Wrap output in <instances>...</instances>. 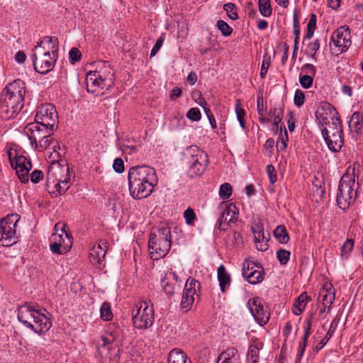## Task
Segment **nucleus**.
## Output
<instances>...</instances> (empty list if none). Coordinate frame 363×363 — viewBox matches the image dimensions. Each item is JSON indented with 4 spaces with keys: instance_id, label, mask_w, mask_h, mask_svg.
Masks as SVG:
<instances>
[{
    "instance_id": "1",
    "label": "nucleus",
    "mask_w": 363,
    "mask_h": 363,
    "mask_svg": "<svg viewBox=\"0 0 363 363\" xmlns=\"http://www.w3.org/2000/svg\"><path fill=\"white\" fill-rule=\"evenodd\" d=\"M157 184L156 171L147 166H135L128 170L129 191L133 198L141 199L147 197Z\"/></svg>"
},
{
    "instance_id": "2",
    "label": "nucleus",
    "mask_w": 363,
    "mask_h": 363,
    "mask_svg": "<svg viewBox=\"0 0 363 363\" xmlns=\"http://www.w3.org/2000/svg\"><path fill=\"white\" fill-rule=\"evenodd\" d=\"M57 39L45 36L32 50V61L35 70L42 74L50 72L55 64Z\"/></svg>"
},
{
    "instance_id": "3",
    "label": "nucleus",
    "mask_w": 363,
    "mask_h": 363,
    "mask_svg": "<svg viewBox=\"0 0 363 363\" xmlns=\"http://www.w3.org/2000/svg\"><path fill=\"white\" fill-rule=\"evenodd\" d=\"M18 319L26 328L38 335L47 333L52 327L50 318L29 303L18 308Z\"/></svg>"
},
{
    "instance_id": "4",
    "label": "nucleus",
    "mask_w": 363,
    "mask_h": 363,
    "mask_svg": "<svg viewBox=\"0 0 363 363\" xmlns=\"http://www.w3.org/2000/svg\"><path fill=\"white\" fill-rule=\"evenodd\" d=\"M96 69L89 71L86 77V90L95 93L104 88L108 89L114 82V74L107 62H95Z\"/></svg>"
},
{
    "instance_id": "5",
    "label": "nucleus",
    "mask_w": 363,
    "mask_h": 363,
    "mask_svg": "<svg viewBox=\"0 0 363 363\" xmlns=\"http://www.w3.org/2000/svg\"><path fill=\"white\" fill-rule=\"evenodd\" d=\"M172 245L171 229L167 225H160L153 229L149 237L148 250L151 259L158 260L169 252Z\"/></svg>"
},
{
    "instance_id": "6",
    "label": "nucleus",
    "mask_w": 363,
    "mask_h": 363,
    "mask_svg": "<svg viewBox=\"0 0 363 363\" xmlns=\"http://www.w3.org/2000/svg\"><path fill=\"white\" fill-rule=\"evenodd\" d=\"M359 183L355 182L354 172H346L340 178L337 194V203L340 208L346 210L354 203L357 196Z\"/></svg>"
},
{
    "instance_id": "7",
    "label": "nucleus",
    "mask_w": 363,
    "mask_h": 363,
    "mask_svg": "<svg viewBox=\"0 0 363 363\" xmlns=\"http://www.w3.org/2000/svg\"><path fill=\"white\" fill-rule=\"evenodd\" d=\"M54 129L55 128L47 127V125L33 122L27 124L24 131L34 149L43 150L48 148L52 143L51 136Z\"/></svg>"
},
{
    "instance_id": "8",
    "label": "nucleus",
    "mask_w": 363,
    "mask_h": 363,
    "mask_svg": "<svg viewBox=\"0 0 363 363\" xmlns=\"http://www.w3.org/2000/svg\"><path fill=\"white\" fill-rule=\"evenodd\" d=\"M184 161L189 165L191 177L202 175L208 163L207 154L196 145H191L185 150Z\"/></svg>"
},
{
    "instance_id": "9",
    "label": "nucleus",
    "mask_w": 363,
    "mask_h": 363,
    "mask_svg": "<svg viewBox=\"0 0 363 363\" xmlns=\"http://www.w3.org/2000/svg\"><path fill=\"white\" fill-rule=\"evenodd\" d=\"M10 164L15 169L23 183L28 182V172L32 168L31 162L23 155H19L16 150L9 149L7 152Z\"/></svg>"
},
{
    "instance_id": "10",
    "label": "nucleus",
    "mask_w": 363,
    "mask_h": 363,
    "mask_svg": "<svg viewBox=\"0 0 363 363\" xmlns=\"http://www.w3.org/2000/svg\"><path fill=\"white\" fill-rule=\"evenodd\" d=\"M136 313L133 311V322L135 328L138 329H147L154 322V309L152 305L146 301L141 302L140 306H136Z\"/></svg>"
},
{
    "instance_id": "11",
    "label": "nucleus",
    "mask_w": 363,
    "mask_h": 363,
    "mask_svg": "<svg viewBox=\"0 0 363 363\" xmlns=\"http://www.w3.org/2000/svg\"><path fill=\"white\" fill-rule=\"evenodd\" d=\"M24 106V101L5 94H0V113L6 120L16 117Z\"/></svg>"
},
{
    "instance_id": "12",
    "label": "nucleus",
    "mask_w": 363,
    "mask_h": 363,
    "mask_svg": "<svg viewBox=\"0 0 363 363\" xmlns=\"http://www.w3.org/2000/svg\"><path fill=\"white\" fill-rule=\"evenodd\" d=\"M35 122L47 127L55 128L58 123V115L54 106L45 104L38 107Z\"/></svg>"
},
{
    "instance_id": "13",
    "label": "nucleus",
    "mask_w": 363,
    "mask_h": 363,
    "mask_svg": "<svg viewBox=\"0 0 363 363\" xmlns=\"http://www.w3.org/2000/svg\"><path fill=\"white\" fill-rule=\"evenodd\" d=\"M242 275L251 284H256L264 279V272L259 262L245 259L242 263Z\"/></svg>"
},
{
    "instance_id": "14",
    "label": "nucleus",
    "mask_w": 363,
    "mask_h": 363,
    "mask_svg": "<svg viewBox=\"0 0 363 363\" xmlns=\"http://www.w3.org/2000/svg\"><path fill=\"white\" fill-rule=\"evenodd\" d=\"M46 180L47 187H52V184L57 182L69 181V167L67 165H61L59 163H52L47 172Z\"/></svg>"
},
{
    "instance_id": "15",
    "label": "nucleus",
    "mask_w": 363,
    "mask_h": 363,
    "mask_svg": "<svg viewBox=\"0 0 363 363\" xmlns=\"http://www.w3.org/2000/svg\"><path fill=\"white\" fill-rule=\"evenodd\" d=\"M220 216L218 218V224L220 230H226V225L228 226L231 223H234L238 220L239 211L235 204L230 203L228 205L222 203L218 207Z\"/></svg>"
},
{
    "instance_id": "16",
    "label": "nucleus",
    "mask_w": 363,
    "mask_h": 363,
    "mask_svg": "<svg viewBox=\"0 0 363 363\" xmlns=\"http://www.w3.org/2000/svg\"><path fill=\"white\" fill-rule=\"evenodd\" d=\"M65 225H62L60 228V234L54 233L52 237L55 240L50 244V250L52 253L62 255L71 248L72 242L69 234L65 230Z\"/></svg>"
},
{
    "instance_id": "17",
    "label": "nucleus",
    "mask_w": 363,
    "mask_h": 363,
    "mask_svg": "<svg viewBox=\"0 0 363 363\" xmlns=\"http://www.w3.org/2000/svg\"><path fill=\"white\" fill-rule=\"evenodd\" d=\"M331 41L340 52L347 50L352 43L350 28L343 26L336 29L331 35Z\"/></svg>"
},
{
    "instance_id": "18",
    "label": "nucleus",
    "mask_w": 363,
    "mask_h": 363,
    "mask_svg": "<svg viewBox=\"0 0 363 363\" xmlns=\"http://www.w3.org/2000/svg\"><path fill=\"white\" fill-rule=\"evenodd\" d=\"M19 220L18 214H11L5 217L2 220L1 225L3 228V232L5 235V241L6 245H12L16 242V228Z\"/></svg>"
},
{
    "instance_id": "19",
    "label": "nucleus",
    "mask_w": 363,
    "mask_h": 363,
    "mask_svg": "<svg viewBox=\"0 0 363 363\" xmlns=\"http://www.w3.org/2000/svg\"><path fill=\"white\" fill-rule=\"evenodd\" d=\"M247 305L252 315L258 324L263 326L268 323L269 314L264 307L262 301L259 298L257 297L250 299Z\"/></svg>"
},
{
    "instance_id": "20",
    "label": "nucleus",
    "mask_w": 363,
    "mask_h": 363,
    "mask_svg": "<svg viewBox=\"0 0 363 363\" xmlns=\"http://www.w3.org/2000/svg\"><path fill=\"white\" fill-rule=\"evenodd\" d=\"M337 113L335 108L330 104L323 102L318 107L315 117L319 122V125L324 126L333 121V118H340L336 116Z\"/></svg>"
},
{
    "instance_id": "21",
    "label": "nucleus",
    "mask_w": 363,
    "mask_h": 363,
    "mask_svg": "<svg viewBox=\"0 0 363 363\" xmlns=\"http://www.w3.org/2000/svg\"><path fill=\"white\" fill-rule=\"evenodd\" d=\"M26 91L27 90L25 82L20 79H17L7 84L1 93H5V94H8L9 96L15 97L24 101V97Z\"/></svg>"
},
{
    "instance_id": "22",
    "label": "nucleus",
    "mask_w": 363,
    "mask_h": 363,
    "mask_svg": "<svg viewBox=\"0 0 363 363\" xmlns=\"http://www.w3.org/2000/svg\"><path fill=\"white\" fill-rule=\"evenodd\" d=\"M322 135L325 140L329 150L333 152H338L344 145L343 134L339 133L328 135V128L322 129Z\"/></svg>"
},
{
    "instance_id": "23",
    "label": "nucleus",
    "mask_w": 363,
    "mask_h": 363,
    "mask_svg": "<svg viewBox=\"0 0 363 363\" xmlns=\"http://www.w3.org/2000/svg\"><path fill=\"white\" fill-rule=\"evenodd\" d=\"M107 249V242L100 240L97 246H94L89 252V259L94 265L101 267L104 259Z\"/></svg>"
},
{
    "instance_id": "24",
    "label": "nucleus",
    "mask_w": 363,
    "mask_h": 363,
    "mask_svg": "<svg viewBox=\"0 0 363 363\" xmlns=\"http://www.w3.org/2000/svg\"><path fill=\"white\" fill-rule=\"evenodd\" d=\"M216 363H240V355L234 347H228L219 354Z\"/></svg>"
},
{
    "instance_id": "25",
    "label": "nucleus",
    "mask_w": 363,
    "mask_h": 363,
    "mask_svg": "<svg viewBox=\"0 0 363 363\" xmlns=\"http://www.w3.org/2000/svg\"><path fill=\"white\" fill-rule=\"evenodd\" d=\"M306 327L304 328V335L303 337L302 341L299 343L298 345L296 363H298L301 362V358L304 354L307 345L308 338L311 335V330L312 326V315H311L309 318L306 319Z\"/></svg>"
},
{
    "instance_id": "26",
    "label": "nucleus",
    "mask_w": 363,
    "mask_h": 363,
    "mask_svg": "<svg viewBox=\"0 0 363 363\" xmlns=\"http://www.w3.org/2000/svg\"><path fill=\"white\" fill-rule=\"evenodd\" d=\"M172 278L175 281L177 279V275L174 272H168L165 274L164 277L161 280V284L164 291L167 295H172L174 292V286L176 283L169 282V279Z\"/></svg>"
},
{
    "instance_id": "27",
    "label": "nucleus",
    "mask_w": 363,
    "mask_h": 363,
    "mask_svg": "<svg viewBox=\"0 0 363 363\" xmlns=\"http://www.w3.org/2000/svg\"><path fill=\"white\" fill-rule=\"evenodd\" d=\"M168 363H191V361L182 350L174 348L169 354Z\"/></svg>"
},
{
    "instance_id": "28",
    "label": "nucleus",
    "mask_w": 363,
    "mask_h": 363,
    "mask_svg": "<svg viewBox=\"0 0 363 363\" xmlns=\"http://www.w3.org/2000/svg\"><path fill=\"white\" fill-rule=\"evenodd\" d=\"M69 181L57 182L52 184V187H47V189L52 197H57L65 194L69 187Z\"/></svg>"
},
{
    "instance_id": "29",
    "label": "nucleus",
    "mask_w": 363,
    "mask_h": 363,
    "mask_svg": "<svg viewBox=\"0 0 363 363\" xmlns=\"http://www.w3.org/2000/svg\"><path fill=\"white\" fill-rule=\"evenodd\" d=\"M218 279L221 291L225 292L226 287L230 284V277L222 264L218 268Z\"/></svg>"
},
{
    "instance_id": "30",
    "label": "nucleus",
    "mask_w": 363,
    "mask_h": 363,
    "mask_svg": "<svg viewBox=\"0 0 363 363\" xmlns=\"http://www.w3.org/2000/svg\"><path fill=\"white\" fill-rule=\"evenodd\" d=\"M263 347L262 342L252 344L248 348L247 359L251 363H257L259 359V352Z\"/></svg>"
},
{
    "instance_id": "31",
    "label": "nucleus",
    "mask_w": 363,
    "mask_h": 363,
    "mask_svg": "<svg viewBox=\"0 0 363 363\" xmlns=\"http://www.w3.org/2000/svg\"><path fill=\"white\" fill-rule=\"evenodd\" d=\"M311 301V297L307 295L306 292L301 294L295 300L294 303V307L298 311H294V313L296 315H300L303 310L308 301Z\"/></svg>"
},
{
    "instance_id": "32",
    "label": "nucleus",
    "mask_w": 363,
    "mask_h": 363,
    "mask_svg": "<svg viewBox=\"0 0 363 363\" xmlns=\"http://www.w3.org/2000/svg\"><path fill=\"white\" fill-rule=\"evenodd\" d=\"M274 235L279 242L286 244L289 240V236L285 227L282 225H278L274 230Z\"/></svg>"
},
{
    "instance_id": "33",
    "label": "nucleus",
    "mask_w": 363,
    "mask_h": 363,
    "mask_svg": "<svg viewBox=\"0 0 363 363\" xmlns=\"http://www.w3.org/2000/svg\"><path fill=\"white\" fill-rule=\"evenodd\" d=\"M349 125L354 128L356 133H358L363 127V115L359 112L352 114Z\"/></svg>"
},
{
    "instance_id": "34",
    "label": "nucleus",
    "mask_w": 363,
    "mask_h": 363,
    "mask_svg": "<svg viewBox=\"0 0 363 363\" xmlns=\"http://www.w3.org/2000/svg\"><path fill=\"white\" fill-rule=\"evenodd\" d=\"M328 135L339 133L342 135V126L340 118H333V121L328 123Z\"/></svg>"
},
{
    "instance_id": "35",
    "label": "nucleus",
    "mask_w": 363,
    "mask_h": 363,
    "mask_svg": "<svg viewBox=\"0 0 363 363\" xmlns=\"http://www.w3.org/2000/svg\"><path fill=\"white\" fill-rule=\"evenodd\" d=\"M194 296L191 292H184L182 294V299L180 303V308L186 312L189 311L194 301Z\"/></svg>"
},
{
    "instance_id": "36",
    "label": "nucleus",
    "mask_w": 363,
    "mask_h": 363,
    "mask_svg": "<svg viewBox=\"0 0 363 363\" xmlns=\"http://www.w3.org/2000/svg\"><path fill=\"white\" fill-rule=\"evenodd\" d=\"M354 240L352 238H347L340 248V256L342 259H348L350 252L354 247Z\"/></svg>"
},
{
    "instance_id": "37",
    "label": "nucleus",
    "mask_w": 363,
    "mask_h": 363,
    "mask_svg": "<svg viewBox=\"0 0 363 363\" xmlns=\"http://www.w3.org/2000/svg\"><path fill=\"white\" fill-rule=\"evenodd\" d=\"M259 10L260 13L265 17L272 15V9L270 5V0H258Z\"/></svg>"
},
{
    "instance_id": "38",
    "label": "nucleus",
    "mask_w": 363,
    "mask_h": 363,
    "mask_svg": "<svg viewBox=\"0 0 363 363\" xmlns=\"http://www.w3.org/2000/svg\"><path fill=\"white\" fill-rule=\"evenodd\" d=\"M200 287V283L195 279L189 277L184 286V292H191L194 295L196 294V291Z\"/></svg>"
},
{
    "instance_id": "39",
    "label": "nucleus",
    "mask_w": 363,
    "mask_h": 363,
    "mask_svg": "<svg viewBox=\"0 0 363 363\" xmlns=\"http://www.w3.org/2000/svg\"><path fill=\"white\" fill-rule=\"evenodd\" d=\"M101 318L106 321L110 320L113 318V313L111 305L108 302H104L100 308Z\"/></svg>"
},
{
    "instance_id": "40",
    "label": "nucleus",
    "mask_w": 363,
    "mask_h": 363,
    "mask_svg": "<svg viewBox=\"0 0 363 363\" xmlns=\"http://www.w3.org/2000/svg\"><path fill=\"white\" fill-rule=\"evenodd\" d=\"M235 108L237 118L239 121L240 125L243 129H245V123L244 118L245 116V111L242 108L240 100L236 101Z\"/></svg>"
},
{
    "instance_id": "41",
    "label": "nucleus",
    "mask_w": 363,
    "mask_h": 363,
    "mask_svg": "<svg viewBox=\"0 0 363 363\" xmlns=\"http://www.w3.org/2000/svg\"><path fill=\"white\" fill-rule=\"evenodd\" d=\"M201 106L203 107L206 114L207 115V117L209 120V122L212 126V128L214 129L216 128V119L210 110L209 108H207L206 106L207 105V102L203 98L201 99V101L199 103Z\"/></svg>"
},
{
    "instance_id": "42",
    "label": "nucleus",
    "mask_w": 363,
    "mask_h": 363,
    "mask_svg": "<svg viewBox=\"0 0 363 363\" xmlns=\"http://www.w3.org/2000/svg\"><path fill=\"white\" fill-rule=\"evenodd\" d=\"M223 10L226 12L227 16L232 20H237L238 15L237 13V8L233 3H227L223 6Z\"/></svg>"
},
{
    "instance_id": "43",
    "label": "nucleus",
    "mask_w": 363,
    "mask_h": 363,
    "mask_svg": "<svg viewBox=\"0 0 363 363\" xmlns=\"http://www.w3.org/2000/svg\"><path fill=\"white\" fill-rule=\"evenodd\" d=\"M216 26L223 36L228 37L233 33V28L223 20H218Z\"/></svg>"
},
{
    "instance_id": "44",
    "label": "nucleus",
    "mask_w": 363,
    "mask_h": 363,
    "mask_svg": "<svg viewBox=\"0 0 363 363\" xmlns=\"http://www.w3.org/2000/svg\"><path fill=\"white\" fill-rule=\"evenodd\" d=\"M291 252L284 249H280L277 252V257L281 265H285L289 260Z\"/></svg>"
},
{
    "instance_id": "45",
    "label": "nucleus",
    "mask_w": 363,
    "mask_h": 363,
    "mask_svg": "<svg viewBox=\"0 0 363 363\" xmlns=\"http://www.w3.org/2000/svg\"><path fill=\"white\" fill-rule=\"evenodd\" d=\"M252 232H253V234L255 236V242L256 243L262 242L264 241H266V242L268 241V240H269L268 237L269 236V234L267 233V235H265L263 228H262V229H260V228L258 227L257 230L252 228Z\"/></svg>"
},
{
    "instance_id": "46",
    "label": "nucleus",
    "mask_w": 363,
    "mask_h": 363,
    "mask_svg": "<svg viewBox=\"0 0 363 363\" xmlns=\"http://www.w3.org/2000/svg\"><path fill=\"white\" fill-rule=\"evenodd\" d=\"M232 194V186L229 183H224L220 187L219 196L223 199H228Z\"/></svg>"
},
{
    "instance_id": "47",
    "label": "nucleus",
    "mask_w": 363,
    "mask_h": 363,
    "mask_svg": "<svg viewBox=\"0 0 363 363\" xmlns=\"http://www.w3.org/2000/svg\"><path fill=\"white\" fill-rule=\"evenodd\" d=\"M186 223L189 225H193L196 220V216L193 208H188L184 213Z\"/></svg>"
},
{
    "instance_id": "48",
    "label": "nucleus",
    "mask_w": 363,
    "mask_h": 363,
    "mask_svg": "<svg viewBox=\"0 0 363 363\" xmlns=\"http://www.w3.org/2000/svg\"><path fill=\"white\" fill-rule=\"evenodd\" d=\"M288 133L285 131V133L280 134L279 139L277 142V149L278 151L284 150L287 146L288 142Z\"/></svg>"
},
{
    "instance_id": "49",
    "label": "nucleus",
    "mask_w": 363,
    "mask_h": 363,
    "mask_svg": "<svg viewBox=\"0 0 363 363\" xmlns=\"http://www.w3.org/2000/svg\"><path fill=\"white\" fill-rule=\"evenodd\" d=\"M186 117L192 121H199L201 118V113L198 108H191L187 112Z\"/></svg>"
},
{
    "instance_id": "50",
    "label": "nucleus",
    "mask_w": 363,
    "mask_h": 363,
    "mask_svg": "<svg viewBox=\"0 0 363 363\" xmlns=\"http://www.w3.org/2000/svg\"><path fill=\"white\" fill-rule=\"evenodd\" d=\"M313 77H311L309 74H304L302 76H300L299 77V82L301 85V86L304 89H308L310 88L313 82Z\"/></svg>"
},
{
    "instance_id": "51",
    "label": "nucleus",
    "mask_w": 363,
    "mask_h": 363,
    "mask_svg": "<svg viewBox=\"0 0 363 363\" xmlns=\"http://www.w3.org/2000/svg\"><path fill=\"white\" fill-rule=\"evenodd\" d=\"M69 61L72 64L79 61L82 57L81 52L76 48H72L69 52Z\"/></svg>"
},
{
    "instance_id": "52",
    "label": "nucleus",
    "mask_w": 363,
    "mask_h": 363,
    "mask_svg": "<svg viewBox=\"0 0 363 363\" xmlns=\"http://www.w3.org/2000/svg\"><path fill=\"white\" fill-rule=\"evenodd\" d=\"M164 34L162 33L160 38L157 40L155 45L153 46L151 52H150V57H154L156 55V54L158 52L160 49L161 48L164 41Z\"/></svg>"
},
{
    "instance_id": "53",
    "label": "nucleus",
    "mask_w": 363,
    "mask_h": 363,
    "mask_svg": "<svg viewBox=\"0 0 363 363\" xmlns=\"http://www.w3.org/2000/svg\"><path fill=\"white\" fill-rule=\"evenodd\" d=\"M294 104L300 107L305 102V94L301 90H296L294 94Z\"/></svg>"
},
{
    "instance_id": "54",
    "label": "nucleus",
    "mask_w": 363,
    "mask_h": 363,
    "mask_svg": "<svg viewBox=\"0 0 363 363\" xmlns=\"http://www.w3.org/2000/svg\"><path fill=\"white\" fill-rule=\"evenodd\" d=\"M320 48V42L318 40H315L308 45V49L311 51L310 56L312 59L316 60V52Z\"/></svg>"
},
{
    "instance_id": "55",
    "label": "nucleus",
    "mask_w": 363,
    "mask_h": 363,
    "mask_svg": "<svg viewBox=\"0 0 363 363\" xmlns=\"http://www.w3.org/2000/svg\"><path fill=\"white\" fill-rule=\"evenodd\" d=\"M293 30H294V34L295 35L294 38V43L298 44V40H299V35H300V26H299V22L296 17V16H294V22H293Z\"/></svg>"
},
{
    "instance_id": "56",
    "label": "nucleus",
    "mask_w": 363,
    "mask_h": 363,
    "mask_svg": "<svg viewBox=\"0 0 363 363\" xmlns=\"http://www.w3.org/2000/svg\"><path fill=\"white\" fill-rule=\"evenodd\" d=\"M267 172L269 178L270 183L274 184L277 179V172L274 167L272 164H268L267 166Z\"/></svg>"
},
{
    "instance_id": "57",
    "label": "nucleus",
    "mask_w": 363,
    "mask_h": 363,
    "mask_svg": "<svg viewBox=\"0 0 363 363\" xmlns=\"http://www.w3.org/2000/svg\"><path fill=\"white\" fill-rule=\"evenodd\" d=\"M101 340L102 341V345L98 346L99 353L101 352L100 350L101 347L110 350L111 348V344L113 342L111 338L104 335L101 336Z\"/></svg>"
},
{
    "instance_id": "58",
    "label": "nucleus",
    "mask_w": 363,
    "mask_h": 363,
    "mask_svg": "<svg viewBox=\"0 0 363 363\" xmlns=\"http://www.w3.org/2000/svg\"><path fill=\"white\" fill-rule=\"evenodd\" d=\"M113 168L118 173H122L124 172V162L121 158H116L113 164Z\"/></svg>"
},
{
    "instance_id": "59",
    "label": "nucleus",
    "mask_w": 363,
    "mask_h": 363,
    "mask_svg": "<svg viewBox=\"0 0 363 363\" xmlns=\"http://www.w3.org/2000/svg\"><path fill=\"white\" fill-rule=\"evenodd\" d=\"M302 71L306 72V74H309L314 77L316 74V68L312 64L306 63L302 67Z\"/></svg>"
},
{
    "instance_id": "60",
    "label": "nucleus",
    "mask_w": 363,
    "mask_h": 363,
    "mask_svg": "<svg viewBox=\"0 0 363 363\" xmlns=\"http://www.w3.org/2000/svg\"><path fill=\"white\" fill-rule=\"evenodd\" d=\"M335 299L334 292H328L323 295V304L325 306H330Z\"/></svg>"
},
{
    "instance_id": "61",
    "label": "nucleus",
    "mask_w": 363,
    "mask_h": 363,
    "mask_svg": "<svg viewBox=\"0 0 363 363\" xmlns=\"http://www.w3.org/2000/svg\"><path fill=\"white\" fill-rule=\"evenodd\" d=\"M270 65V60L269 58L264 59L262 61L261 70H260V77L264 78L266 77V74L267 73V70L269 69V67Z\"/></svg>"
},
{
    "instance_id": "62",
    "label": "nucleus",
    "mask_w": 363,
    "mask_h": 363,
    "mask_svg": "<svg viewBox=\"0 0 363 363\" xmlns=\"http://www.w3.org/2000/svg\"><path fill=\"white\" fill-rule=\"evenodd\" d=\"M43 177V173L40 170L35 169L30 174V180L33 183L39 182Z\"/></svg>"
},
{
    "instance_id": "63",
    "label": "nucleus",
    "mask_w": 363,
    "mask_h": 363,
    "mask_svg": "<svg viewBox=\"0 0 363 363\" xmlns=\"http://www.w3.org/2000/svg\"><path fill=\"white\" fill-rule=\"evenodd\" d=\"M107 333L109 334L111 339L113 341H115V340H117L118 339H119L121 333V330L119 328H117L115 330H113V329L112 330L111 327H109L107 330Z\"/></svg>"
},
{
    "instance_id": "64",
    "label": "nucleus",
    "mask_w": 363,
    "mask_h": 363,
    "mask_svg": "<svg viewBox=\"0 0 363 363\" xmlns=\"http://www.w3.org/2000/svg\"><path fill=\"white\" fill-rule=\"evenodd\" d=\"M257 112L259 116H264L266 111V108L264 106V101L262 96H258L257 101Z\"/></svg>"
}]
</instances>
